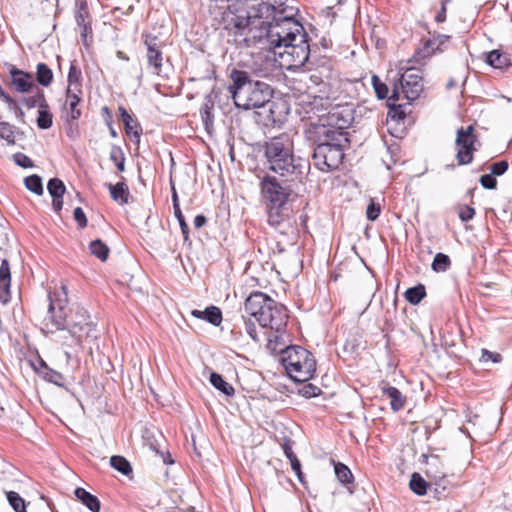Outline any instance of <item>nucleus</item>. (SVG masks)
Instances as JSON below:
<instances>
[{"label":"nucleus","instance_id":"obj_1","mask_svg":"<svg viewBox=\"0 0 512 512\" xmlns=\"http://www.w3.org/2000/svg\"><path fill=\"white\" fill-rule=\"evenodd\" d=\"M283 0H221L220 23L240 48L258 46L273 51L290 67L309 59L308 35Z\"/></svg>","mask_w":512,"mask_h":512},{"label":"nucleus","instance_id":"obj_2","mask_svg":"<svg viewBox=\"0 0 512 512\" xmlns=\"http://www.w3.org/2000/svg\"><path fill=\"white\" fill-rule=\"evenodd\" d=\"M264 156L268 169L276 175H266L261 181V192H293L302 183L306 163L294 156L292 137L282 133L265 143Z\"/></svg>","mask_w":512,"mask_h":512},{"label":"nucleus","instance_id":"obj_3","mask_svg":"<svg viewBox=\"0 0 512 512\" xmlns=\"http://www.w3.org/2000/svg\"><path fill=\"white\" fill-rule=\"evenodd\" d=\"M229 92L234 104L244 110L256 111L258 122L265 126L277 125L282 122L283 105L272 101L273 90L269 84L253 80L244 70L233 69L230 73Z\"/></svg>","mask_w":512,"mask_h":512},{"label":"nucleus","instance_id":"obj_4","mask_svg":"<svg viewBox=\"0 0 512 512\" xmlns=\"http://www.w3.org/2000/svg\"><path fill=\"white\" fill-rule=\"evenodd\" d=\"M245 310L260 326L269 327L275 333H282L286 327L288 316L285 307L263 292L251 293L245 301Z\"/></svg>","mask_w":512,"mask_h":512},{"label":"nucleus","instance_id":"obj_5","mask_svg":"<svg viewBox=\"0 0 512 512\" xmlns=\"http://www.w3.org/2000/svg\"><path fill=\"white\" fill-rule=\"evenodd\" d=\"M319 143L312 154L314 166L323 172L336 170L344 159V147L349 143L346 134H318Z\"/></svg>","mask_w":512,"mask_h":512},{"label":"nucleus","instance_id":"obj_6","mask_svg":"<svg viewBox=\"0 0 512 512\" xmlns=\"http://www.w3.org/2000/svg\"><path fill=\"white\" fill-rule=\"evenodd\" d=\"M283 354L285 369L294 381L306 382L314 376L316 360L310 351L301 346H290Z\"/></svg>","mask_w":512,"mask_h":512},{"label":"nucleus","instance_id":"obj_7","mask_svg":"<svg viewBox=\"0 0 512 512\" xmlns=\"http://www.w3.org/2000/svg\"><path fill=\"white\" fill-rule=\"evenodd\" d=\"M67 293L65 287H62V292H54L48 294L49 307L43 324L44 329L48 333H54L59 330H65L68 327L67 322Z\"/></svg>","mask_w":512,"mask_h":512},{"label":"nucleus","instance_id":"obj_8","mask_svg":"<svg viewBox=\"0 0 512 512\" xmlns=\"http://www.w3.org/2000/svg\"><path fill=\"white\" fill-rule=\"evenodd\" d=\"M400 90L409 101L417 99L423 91V77L419 69L407 68L399 78V85L394 84L392 94L388 97V103L400 98Z\"/></svg>","mask_w":512,"mask_h":512},{"label":"nucleus","instance_id":"obj_9","mask_svg":"<svg viewBox=\"0 0 512 512\" xmlns=\"http://www.w3.org/2000/svg\"><path fill=\"white\" fill-rule=\"evenodd\" d=\"M353 110L349 106H336L323 116L320 121L321 126L319 127L318 134H332L339 132L341 134H348L346 129L353 122Z\"/></svg>","mask_w":512,"mask_h":512},{"label":"nucleus","instance_id":"obj_10","mask_svg":"<svg viewBox=\"0 0 512 512\" xmlns=\"http://www.w3.org/2000/svg\"><path fill=\"white\" fill-rule=\"evenodd\" d=\"M290 194H262L261 202L265 206L267 221L271 226H278L293 211Z\"/></svg>","mask_w":512,"mask_h":512},{"label":"nucleus","instance_id":"obj_11","mask_svg":"<svg viewBox=\"0 0 512 512\" xmlns=\"http://www.w3.org/2000/svg\"><path fill=\"white\" fill-rule=\"evenodd\" d=\"M477 142V135L474 134V127L469 125L466 128H459L456 132L455 145L457 149L456 159L459 165H467L473 160L474 147Z\"/></svg>","mask_w":512,"mask_h":512},{"label":"nucleus","instance_id":"obj_12","mask_svg":"<svg viewBox=\"0 0 512 512\" xmlns=\"http://www.w3.org/2000/svg\"><path fill=\"white\" fill-rule=\"evenodd\" d=\"M144 44L147 47V61L153 69V73L159 75L162 70L163 54L161 51V42L156 36L143 35Z\"/></svg>","mask_w":512,"mask_h":512},{"label":"nucleus","instance_id":"obj_13","mask_svg":"<svg viewBox=\"0 0 512 512\" xmlns=\"http://www.w3.org/2000/svg\"><path fill=\"white\" fill-rule=\"evenodd\" d=\"M76 317L79 319L68 322L67 329L72 336L76 337L78 341H81L84 337L87 338L90 336L91 332L94 330V326L89 321L90 317L87 311L83 309L78 311Z\"/></svg>","mask_w":512,"mask_h":512},{"label":"nucleus","instance_id":"obj_14","mask_svg":"<svg viewBox=\"0 0 512 512\" xmlns=\"http://www.w3.org/2000/svg\"><path fill=\"white\" fill-rule=\"evenodd\" d=\"M421 457L423 459L422 462L426 464L427 476L439 485L446 477V471L442 460L438 455L423 454Z\"/></svg>","mask_w":512,"mask_h":512},{"label":"nucleus","instance_id":"obj_15","mask_svg":"<svg viewBox=\"0 0 512 512\" xmlns=\"http://www.w3.org/2000/svg\"><path fill=\"white\" fill-rule=\"evenodd\" d=\"M11 75V86L20 93H26L32 91L35 87L34 77L31 73L20 70L16 67L10 69Z\"/></svg>","mask_w":512,"mask_h":512},{"label":"nucleus","instance_id":"obj_16","mask_svg":"<svg viewBox=\"0 0 512 512\" xmlns=\"http://www.w3.org/2000/svg\"><path fill=\"white\" fill-rule=\"evenodd\" d=\"M508 162L505 160L495 162L490 165V173L480 177V183L484 189H496V177L503 175L508 169Z\"/></svg>","mask_w":512,"mask_h":512},{"label":"nucleus","instance_id":"obj_17","mask_svg":"<svg viewBox=\"0 0 512 512\" xmlns=\"http://www.w3.org/2000/svg\"><path fill=\"white\" fill-rule=\"evenodd\" d=\"M119 117L124 124L126 134L131 138L139 142L142 133V128L137 119H134L132 115L122 106L118 108Z\"/></svg>","mask_w":512,"mask_h":512},{"label":"nucleus","instance_id":"obj_18","mask_svg":"<svg viewBox=\"0 0 512 512\" xmlns=\"http://www.w3.org/2000/svg\"><path fill=\"white\" fill-rule=\"evenodd\" d=\"M11 286L10 265L6 258H1L0 265V301H8Z\"/></svg>","mask_w":512,"mask_h":512},{"label":"nucleus","instance_id":"obj_19","mask_svg":"<svg viewBox=\"0 0 512 512\" xmlns=\"http://www.w3.org/2000/svg\"><path fill=\"white\" fill-rule=\"evenodd\" d=\"M82 93V91L76 92L72 90V88L66 90V101L64 107L69 111V119L71 121H76L81 117V110L78 106L81 102Z\"/></svg>","mask_w":512,"mask_h":512},{"label":"nucleus","instance_id":"obj_20","mask_svg":"<svg viewBox=\"0 0 512 512\" xmlns=\"http://www.w3.org/2000/svg\"><path fill=\"white\" fill-rule=\"evenodd\" d=\"M381 390L382 394L390 399V407L394 412H398L404 408L406 398L398 388L384 385L381 387Z\"/></svg>","mask_w":512,"mask_h":512},{"label":"nucleus","instance_id":"obj_21","mask_svg":"<svg viewBox=\"0 0 512 512\" xmlns=\"http://www.w3.org/2000/svg\"><path fill=\"white\" fill-rule=\"evenodd\" d=\"M191 315L195 318L203 319L214 326H219L222 322V312L216 306H209L205 310L194 309L191 311Z\"/></svg>","mask_w":512,"mask_h":512},{"label":"nucleus","instance_id":"obj_22","mask_svg":"<svg viewBox=\"0 0 512 512\" xmlns=\"http://www.w3.org/2000/svg\"><path fill=\"white\" fill-rule=\"evenodd\" d=\"M75 496L78 500L82 502L90 511L99 512L100 511V501L99 499L86 491L84 488L78 487L75 490Z\"/></svg>","mask_w":512,"mask_h":512},{"label":"nucleus","instance_id":"obj_23","mask_svg":"<svg viewBox=\"0 0 512 512\" xmlns=\"http://www.w3.org/2000/svg\"><path fill=\"white\" fill-rule=\"evenodd\" d=\"M450 36L439 34L431 39H428L423 47V56H428L435 52H442L445 43L449 42Z\"/></svg>","mask_w":512,"mask_h":512},{"label":"nucleus","instance_id":"obj_24","mask_svg":"<svg viewBox=\"0 0 512 512\" xmlns=\"http://www.w3.org/2000/svg\"><path fill=\"white\" fill-rule=\"evenodd\" d=\"M214 102L212 101L210 96H207L205 98L204 103L202 104V107L200 109V115L202 122L204 124V127L207 132H210V130L213 128L214 123Z\"/></svg>","mask_w":512,"mask_h":512},{"label":"nucleus","instance_id":"obj_25","mask_svg":"<svg viewBox=\"0 0 512 512\" xmlns=\"http://www.w3.org/2000/svg\"><path fill=\"white\" fill-rule=\"evenodd\" d=\"M82 72L81 69L74 63H71L69 72H68V87L67 89H71L76 92L82 91Z\"/></svg>","mask_w":512,"mask_h":512},{"label":"nucleus","instance_id":"obj_26","mask_svg":"<svg viewBox=\"0 0 512 512\" xmlns=\"http://www.w3.org/2000/svg\"><path fill=\"white\" fill-rule=\"evenodd\" d=\"M210 383L212 384L213 387L221 391L226 396L230 397L233 396L235 393L233 386L230 383L226 382L223 379V377L216 372H212L210 374Z\"/></svg>","mask_w":512,"mask_h":512},{"label":"nucleus","instance_id":"obj_27","mask_svg":"<svg viewBox=\"0 0 512 512\" xmlns=\"http://www.w3.org/2000/svg\"><path fill=\"white\" fill-rule=\"evenodd\" d=\"M34 89H35V91L32 96L23 97V99H22V102L25 104V106L28 109H31L34 107H38V109H40L42 104L43 105L47 104V100L45 98V94H44L43 90H41L38 87H35Z\"/></svg>","mask_w":512,"mask_h":512},{"label":"nucleus","instance_id":"obj_28","mask_svg":"<svg viewBox=\"0 0 512 512\" xmlns=\"http://www.w3.org/2000/svg\"><path fill=\"white\" fill-rule=\"evenodd\" d=\"M487 63L497 69H502L511 65L506 55L499 50H493L487 55Z\"/></svg>","mask_w":512,"mask_h":512},{"label":"nucleus","instance_id":"obj_29","mask_svg":"<svg viewBox=\"0 0 512 512\" xmlns=\"http://www.w3.org/2000/svg\"><path fill=\"white\" fill-rule=\"evenodd\" d=\"M36 80L40 85L44 87H47L52 83L53 72L45 63L37 64Z\"/></svg>","mask_w":512,"mask_h":512},{"label":"nucleus","instance_id":"obj_30","mask_svg":"<svg viewBox=\"0 0 512 512\" xmlns=\"http://www.w3.org/2000/svg\"><path fill=\"white\" fill-rule=\"evenodd\" d=\"M425 296L426 290L425 286L422 284H418L417 286L408 288L405 291V298L412 305L419 304Z\"/></svg>","mask_w":512,"mask_h":512},{"label":"nucleus","instance_id":"obj_31","mask_svg":"<svg viewBox=\"0 0 512 512\" xmlns=\"http://www.w3.org/2000/svg\"><path fill=\"white\" fill-rule=\"evenodd\" d=\"M334 471L337 479L344 485L352 484L354 476L351 470L345 464L337 462L334 464Z\"/></svg>","mask_w":512,"mask_h":512},{"label":"nucleus","instance_id":"obj_32","mask_svg":"<svg viewBox=\"0 0 512 512\" xmlns=\"http://www.w3.org/2000/svg\"><path fill=\"white\" fill-rule=\"evenodd\" d=\"M451 260L448 255L444 253H437L432 261L431 268L434 272L443 273L450 269Z\"/></svg>","mask_w":512,"mask_h":512},{"label":"nucleus","instance_id":"obj_33","mask_svg":"<svg viewBox=\"0 0 512 512\" xmlns=\"http://www.w3.org/2000/svg\"><path fill=\"white\" fill-rule=\"evenodd\" d=\"M383 201H380L377 197L372 198L370 197L368 199V205L366 208V217L369 221H375L378 219L382 207H383Z\"/></svg>","mask_w":512,"mask_h":512},{"label":"nucleus","instance_id":"obj_34","mask_svg":"<svg viewBox=\"0 0 512 512\" xmlns=\"http://www.w3.org/2000/svg\"><path fill=\"white\" fill-rule=\"evenodd\" d=\"M53 123V116L49 111L48 103L38 109L37 126L40 129H49Z\"/></svg>","mask_w":512,"mask_h":512},{"label":"nucleus","instance_id":"obj_35","mask_svg":"<svg viewBox=\"0 0 512 512\" xmlns=\"http://www.w3.org/2000/svg\"><path fill=\"white\" fill-rule=\"evenodd\" d=\"M89 249L91 254L100 259L101 261H106L110 252L108 246L105 243H103L100 239L90 242Z\"/></svg>","mask_w":512,"mask_h":512},{"label":"nucleus","instance_id":"obj_36","mask_svg":"<svg viewBox=\"0 0 512 512\" xmlns=\"http://www.w3.org/2000/svg\"><path fill=\"white\" fill-rule=\"evenodd\" d=\"M172 202H173L174 215L179 222L182 234L185 236V239H187L188 233H189V227H188V225L185 221V218L182 214V211L180 209L178 194H172Z\"/></svg>","mask_w":512,"mask_h":512},{"label":"nucleus","instance_id":"obj_37","mask_svg":"<svg viewBox=\"0 0 512 512\" xmlns=\"http://www.w3.org/2000/svg\"><path fill=\"white\" fill-rule=\"evenodd\" d=\"M410 489L417 495L422 496L427 492V482L419 473H413L409 483Z\"/></svg>","mask_w":512,"mask_h":512},{"label":"nucleus","instance_id":"obj_38","mask_svg":"<svg viewBox=\"0 0 512 512\" xmlns=\"http://www.w3.org/2000/svg\"><path fill=\"white\" fill-rule=\"evenodd\" d=\"M110 464L115 470L119 471L123 475H129L130 473H132V467L129 461L123 456H112L110 458Z\"/></svg>","mask_w":512,"mask_h":512},{"label":"nucleus","instance_id":"obj_39","mask_svg":"<svg viewBox=\"0 0 512 512\" xmlns=\"http://www.w3.org/2000/svg\"><path fill=\"white\" fill-rule=\"evenodd\" d=\"M41 367L43 370L41 371L43 378L51 382L53 384H56L58 386L62 385L63 375L60 372H57L51 368H49L44 361L41 360Z\"/></svg>","mask_w":512,"mask_h":512},{"label":"nucleus","instance_id":"obj_40","mask_svg":"<svg viewBox=\"0 0 512 512\" xmlns=\"http://www.w3.org/2000/svg\"><path fill=\"white\" fill-rule=\"evenodd\" d=\"M7 500L15 512H26L25 500L15 491L6 492Z\"/></svg>","mask_w":512,"mask_h":512},{"label":"nucleus","instance_id":"obj_41","mask_svg":"<svg viewBox=\"0 0 512 512\" xmlns=\"http://www.w3.org/2000/svg\"><path fill=\"white\" fill-rule=\"evenodd\" d=\"M110 159L114 162L119 171H124L125 157L119 146H112L110 150Z\"/></svg>","mask_w":512,"mask_h":512},{"label":"nucleus","instance_id":"obj_42","mask_svg":"<svg viewBox=\"0 0 512 512\" xmlns=\"http://www.w3.org/2000/svg\"><path fill=\"white\" fill-rule=\"evenodd\" d=\"M24 184L30 192H43L42 179L36 174L26 177Z\"/></svg>","mask_w":512,"mask_h":512},{"label":"nucleus","instance_id":"obj_43","mask_svg":"<svg viewBox=\"0 0 512 512\" xmlns=\"http://www.w3.org/2000/svg\"><path fill=\"white\" fill-rule=\"evenodd\" d=\"M371 81L376 96L379 99H386L388 97L389 92L388 86L385 83H383L377 75H373Z\"/></svg>","mask_w":512,"mask_h":512},{"label":"nucleus","instance_id":"obj_44","mask_svg":"<svg viewBox=\"0 0 512 512\" xmlns=\"http://www.w3.org/2000/svg\"><path fill=\"white\" fill-rule=\"evenodd\" d=\"M0 137L6 140L8 144H14V126L8 122H0Z\"/></svg>","mask_w":512,"mask_h":512},{"label":"nucleus","instance_id":"obj_45","mask_svg":"<svg viewBox=\"0 0 512 512\" xmlns=\"http://www.w3.org/2000/svg\"><path fill=\"white\" fill-rule=\"evenodd\" d=\"M455 210H456L459 218L463 222L470 221L474 217V215H475L474 208L469 206V205H466V204H459V205H457L455 207Z\"/></svg>","mask_w":512,"mask_h":512},{"label":"nucleus","instance_id":"obj_46","mask_svg":"<svg viewBox=\"0 0 512 512\" xmlns=\"http://www.w3.org/2000/svg\"><path fill=\"white\" fill-rule=\"evenodd\" d=\"M242 321H243V325H244V329H245L246 333L251 337V339L253 341L259 342V338L257 336V328H256L255 323L251 319L246 318L244 316H242Z\"/></svg>","mask_w":512,"mask_h":512},{"label":"nucleus","instance_id":"obj_47","mask_svg":"<svg viewBox=\"0 0 512 512\" xmlns=\"http://www.w3.org/2000/svg\"><path fill=\"white\" fill-rule=\"evenodd\" d=\"M89 13L86 3H82L76 13V22L78 26L89 24Z\"/></svg>","mask_w":512,"mask_h":512},{"label":"nucleus","instance_id":"obj_48","mask_svg":"<svg viewBox=\"0 0 512 512\" xmlns=\"http://www.w3.org/2000/svg\"><path fill=\"white\" fill-rule=\"evenodd\" d=\"M300 393L306 398H312L318 396L321 393V389L316 385L308 383L301 388Z\"/></svg>","mask_w":512,"mask_h":512},{"label":"nucleus","instance_id":"obj_49","mask_svg":"<svg viewBox=\"0 0 512 512\" xmlns=\"http://www.w3.org/2000/svg\"><path fill=\"white\" fill-rule=\"evenodd\" d=\"M47 192H66V187L59 178H52L48 181Z\"/></svg>","mask_w":512,"mask_h":512},{"label":"nucleus","instance_id":"obj_50","mask_svg":"<svg viewBox=\"0 0 512 512\" xmlns=\"http://www.w3.org/2000/svg\"><path fill=\"white\" fill-rule=\"evenodd\" d=\"M14 161L17 165L23 167V168H30L33 167V161L25 154L23 153H16L13 156Z\"/></svg>","mask_w":512,"mask_h":512},{"label":"nucleus","instance_id":"obj_51","mask_svg":"<svg viewBox=\"0 0 512 512\" xmlns=\"http://www.w3.org/2000/svg\"><path fill=\"white\" fill-rule=\"evenodd\" d=\"M73 216L79 228H85L87 226V218L81 207H76L74 209Z\"/></svg>","mask_w":512,"mask_h":512},{"label":"nucleus","instance_id":"obj_52","mask_svg":"<svg viewBox=\"0 0 512 512\" xmlns=\"http://www.w3.org/2000/svg\"><path fill=\"white\" fill-rule=\"evenodd\" d=\"M111 198L119 205L129 204L134 201L132 194H110Z\"/></svg>","mask_w":512,"mask_h":512},{"label":"nucleus","instance_id":"obj_53","mask_svg":"<svg viewBox=\"0 0 512 512\" xmlns=\"http://www.w3.org/2000/svg\"><path fill=\"white\" fill-rule=\"evenodd\" d=\"M501 355L499 353L491 352L487 349L482 350V356L481 359L483 361H492L494 363H498L501 361Z\"/></svg>","mask_w":512,"mask_h":512},{"label":"nucleus","instance_id":"obj_54","mask_svg":"<svg viewBox=\"0 0 512 512\" xmlns=\"http://www.w3.org/2000/svg\"><path fill=\"white\" fill-rule=\"evenodd\" d=\"M63 195L64 194H51L52 206L56 212H60L63 207Z\"/></svg>","mask_w":512,"mask_h":512},{"label":"nucleus","instance_id":"obj_55","mask_svg":"<svg viewBox=\"0 0 512 512\" xmlns=\"http://www.w3.org/2000/svg\"><path fill=\"white\" fill-rule=\"evenodd\" d=\"M291 468L296 473L298 479L302 482L303 481V474L301 471V464L297 457L290 459Z\"/></svg>","mask_w":512,"mask_h":512},{"label":"nucleus","instance_id":"obj_56","mask_svg":"<svg viewBox=\"0 0 512 512\" xmlns=\"http://www.w3.org/2000/svg\"><path fill=\"white\" fill-rule=\"evenodd\" d=\"M282 448H283V451H284V454L286 455V457L290 460V459H293L295 457H297L293 450H292V446H291V442L290 440H287L283 443L282 445Z\"/></svg>","mask_w":512,"mask_h":512},{"label":"nucleus","instance_id":"obj_57","mask_svg":"<svg viewBox=\"0 0 512 512\" xmlns=\"http://www.w3.org/2000/svg\"><path fill=\"white\" fill-rule=\"evenodd\" d=\"M79 27L81 28V31H80L81 38L84 42H86L87 36L92 33L90 23L86 24V25H81Z\"/></svg>","mask_w":512,"mask_h":512},{"label":"nucleus","instance_id":"obj_58","mask_svg":"<svg viewBox=\"0 0 512 512\" xmlns=\"http://www.w3.org/2000/svg\"><path fill=\"white\" fill-rule=\"evenodd\" d=\"M0 99L6 102L7 104H13L16 106V101L11 98L0 86Z\"/></svg>","mask_w":512,"mask_h":512},{"label":"nucleus","instance_id":"obj_59","mask_svg":"<svg viewBox=\"0 0 512 512\" xmlns=\"http://www.w3.org/2000/svg\"><path fill=\"white\" fill-rule=\"evenodd\" d=\"M207 222V219L204 215H197L195 218H194V226L195 228L199 229L201 228L202 226H204Z\"/></svg>","mask_w":512,"mask_h":512},{"label":"nucleus","instance_id":"obj_60","mask_svg":"<svg viewBox=\"0 0 512 512\" xmlns=\"http://www.w3.org/2000/svg\"><path fill=\"white\" fill-rule=\"evenodd\" d=\"M446 20V7H441L439 12L435 16L437 23H443Z\"/></svg>","mask_w":512,"mask_h":512},{"label":"nucleus","instance_id":"obj_61","mask_svg":"<svg viewBox=\"0 0 512 512\" xmlns=\"http://www.w3.org/2000/svg\"><path fill=\"white\" fill-rule=\"evenodd\" d=\"M400 108H401V106H400V105H399V106H397V107L392 108V110H393V112H394V114H393V116H392L393 118H395L396 116H397L399 119L404 118V116H405V115H404V113L400 110Z\"/></svg>","mask_w":512,"mask_h":512},{"label":"nucleus","instance_id":"obj_62","mask_svg":"<svg viewBox=\"0 0 512 512\" xmlns=\"http://www.w3.org/2000/svg\"><path fill=\"white\" fill-rule=\"evenodd\" d=\"M107 124H108V126H109V132H110V135H111L112 137H114V138H115V137H117V132H116V130L114 129V127H113V125H112V122H111V121H107Z\"/></svg>","mask_w":512,"mask_h":512},{"label":"nucleus","instance_id":"obj_63","mask_svg":"<svg viewBox=\"0 0 512 512\" xmlns=\"http://www.w3.org/2000/svg\"><path fill=\"white\" fill-rule=\"evenodd\" d=\"M102 113H103V115L107 116V120L106 121H111L110 110H109V108L107 106L102 107Z\"/></svg>","mask_w":512,"mask_h":512},{"label":"nucleus","instance_id":"obj_64","mask_svg":"<svg viewBox=\"0 0 512 512\" xmlns=\"http://www.w3.org/2000/svg\"><path fill=\"white\" fill-rule=\"evenodd\" d=\"M9 105L16 110V115L17 116H19V117H23L24 116V112L22 111V109L20 107H18L17 104H16V106H14L13 104H9Z\"/></svg>","mask_w":512,"mask_h":512}]
</instances>
